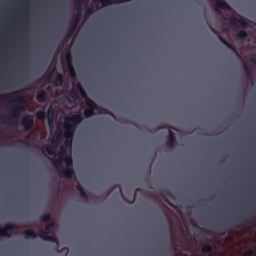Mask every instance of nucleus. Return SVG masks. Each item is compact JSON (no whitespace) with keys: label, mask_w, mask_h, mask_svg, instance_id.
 Segmentation results:
<instances>
[{"label":"nucleus","mask_w":256,"mask_h":256,"mask_svg":"<svg viewBox=\"0 0 256 256\" xmlns=\"http://www.w3.org/2000/svg\"><path fill=\"white\" fill-rule=\"evenodd\" d=\"M76 189L78 191H79L80 192H82V190H84V188H82V186L80 184H78V185L76 186Z\"/></svg>","instance_id":"ea45409f"},{"label":"nucleus","mask_w":256,"mask_h":256,"mask_svg":"<svg viewBox=\"0 0 256 256\" xmlns=\"http://www.w3.org/2000/svg\"><path fill=\"white\" fill-rule=\"evenodd\" d=\"M169 228H170V234L171 240L172 242H173L174 241V234H173V232L172 230V228L170 225V221H169Z\"/></svg>","instance_id":"4c0bfd02"},{"label":"nucleus","mask_w":256,"mask_h":256,"mask_svg":"<svg viewBox=\"0 0 256 256\" xmlns=\"http://www.w3.org/2000/svg\"><path fill=\"white\" fill-rule=\"evenodd\" d=\"M62 136V130L60 129L57 130L54 133V138L51 140L52 144L56 146L60 142Z\"/></svg>","instance_id":"4468645a"},{"label":"nucleus","mask_w":256,"mask_h":256,"mask_svg":"<svg viewBox=\"0 0 256 256\" xmlns=\"http://www.w3.org/2000/svg\"><path fill=\"white\" fill-rule=\"evenodd\" d=\"M54 110L52 108V106H50L48 110V120L49 124H50L52 122L54 115Z\"/></svg>","instance_id":"f3484780"},{"label":"nucleus","mask_w":256,"mask_h":256,"mask_svg":"<svg viewBox=\"0 0 256 256\" xmlns=\"http://www.w3.org/2000/svg\"><path fill=\"white\" fill-rule=\"evenodd\" d=\"M21 124L24 130L28 131L34 126V120L32 118L26 116L22 119Z\"/></svg>","instance_id":"1a4fd4ad"},{"label":"nucleus","mask_w":256,"mask_h":256,"mask_svg":"<svg viewBox=\"0 0 256 256\" xmlns=\"http://www.w3.org/2000/svg\"><path fill=\"white\" fill-rule=\"evenodd\" d=\"M83 120V116L81 112H78L76 114H73L72 116H66L64 118V121L70 123L72 126H74L76 128L77 126L80 124Z\"/></svg>","instance_id":"0eeeda50"},{"label":"nucleus","mask_w":256,"mask_h":256,"mask_svg":"<svg viewBox=\"0 0 256 256\" xmlns=\"http://www.w3.org/2000/svg\"><path fill=\"white\" fill-rule=\"evenodd\" d=\"M250 58L252 62L256 64V53H252L250 55Z\"/></svg>","instance_id":"c9c22d12"},{"label":"nucleus","mask_w":256,"mask_h":256,"mask_svg":"<svg viewBox=\"0 0 256 256\" xmlns=\"http://www.w3.org/2000/svg\"><path fill=\"white\" fill-rule=\"evenodd\" d=\"M140 190H140V189H139V188H137V189L136 190V192H138V191L140 192Z\"/></svg>","instance_id":"09e8293b"},{"label":"nucleus","mask_w":256,"mask_h":256,"mask_svg":"<svg viewBox=\"0 0 256 256\" xmlns=\"http://www.w3.org/2000/svg\"><path fill=\"white\" fill-rule=\"evenodd\" d=\"M52 216L50 214L46 213L41 216L40 217V220L42 222H47L50 220H52Z\"/></svg>","instance_id":"aec40b11"},{"label":"nucleus","mask_w":256,"mask_h":256,"mask_svg":"<svg viewBox=\"0 0 256 256\" xmlns=\"http://www.w3.org/2000/svg\"><path fill=\"white\" fill-rule=\"evenodd\" d=\"M242 256H255V254L252 250H248L243 252Z\"/></svg>","instance_id":"c756f323"},{"label":"nucleus","mask_w":256,"mask_h":256,"mask_svg":"<svg viewBox=\"0 0 256 256\" xmlns=\"http://www.w3.org/2000/svg\"><path fill=\"white\" fill-rule=\"evenodd\" d=\"M239 19H238L236 17H232L230 20V24L234 30H237L238 26L236 23H239L241 26L244 28H248L250 26V23L251 22L243 17L240 15H238Z\"/></svg>","instance_id":"20e7f679"},{"label":"nucleus","mask_w":256,"mask_h":256,"mask_svg":"<svg viewBox=\"0 0 256 256\" xmlns=\"http://www.w3.org/2000/svg\"><path fill=\"white\" fill-rule=\"evenodd\" d=\"M80 195L82 199V200L86 202H88V197L86 194V193L85 191L84 190H82V192H80Z\"/></svg>","instance_id":"cd10ccee"},{"label":"nucleus","mask_w":256,"mask_h":256,"mask_svg":"<svg viewBox=\"0 0 256 256\" xmlns=\"http://www.w3.org/2000/svg\"><path fill=\"white\" fill-rule=\"evenodd\" d=\"M56 250L58 252H60L58 250V249L56 248Z\"/></svg>","instance_id":"3c124183"},{"label":"nucleus","mask_w":256,"mask_h":256,"mask_svg":"<svg viewBox=\"0 0 256 256\" xmlns=\"http://www.w3.org/2000/svg\"><path fill=\"white\" fill-rule=\"evenodd\" d=\"M66 59L68 66H72V56L70 52H68L66 54Z\"/></svg>","instance_id":"c85d7f7f"},{"label":"nucleus","mask_w":256,"mask_h":256,"mask_svg":"<svg viewBox=\"0 0 256 256\" xmlns=\"http://www.w3.org/2000/svg\"><path fill=\"white\" fill-rule=\"evenodd\" d=\"M210 29V30L216 35L218 36H220L218 34V32L213 28H212L211 26H209Z\"/></svg>","instance_id":"58836bf2"},{"label":"nucleus","mask_w":256,"mask_h":256,"mask_svg":"<svg viewBox=\"0 0 256 256\" xmlns=\"http://www.w3.org/2000/svg\"><path fill=\"white\" fill-rule=\"evenodd\" d=\"M46 239H47V240L46 241H48V242H50L55 243L56 244L57 246L58 245V242L56 238L52 236H49V237L46 238Z\"/></svg>","instance_id":"72a5a7b5"},{"label":"nucleus","mask_w":256,"mask_h":256,"mask_svg":"<svg viewBox=\"0 0 256 256\" xmlns=\"http://www.w3.org/2000/svg\"><path fill=\"white\" fill-rule=\"evenodd\" d=\"M68 157L66 156V150L64 147H61L60 149V151L58 154V160H52V162L53 165L56 167L58 170L60 168H62V162L64 161V158Z\"/></svg>","instance_id":"423d86ee"},{"label":"nucleus","mask_w":256,"mask_h":256,"mask_svg":"<svg viewBox=\"0 0 256 256\" xmlns=\"http://www.w3.org/2000/svg\"><path fill=\"white\" fill-rule=\"evenodd\" d=\"M63 84V76L60 74H58L56 76L55 82L54 84L56 86H62Z\"/></svg>","instance_id":"6ab92c4d"},{"label":"nucleus","mask_w":256,"mask_h":256,"mask_svg":"<svg viewBox=\"0 0 256 256\" xmlns=\"http://www.w3.org/2000/svg\"><path fill=\"white\" fill-rule=\"evenodd\" d=\"M201 251L204 254L210 253L212 251V247L208 244L204 243L202 246Z\"/></svg>","instance_id":"a211bd4d"},{"label":"nucleus","mask_w":256,"mask_h":256,"mask_svg":"<svg viewBox=\"0 0 256 256\" xmlns=\"http://www.w3.org/2000/svg\"><path fill=\"white\" fill-rule=\"evenodd\" d=\"M46 92L42 90L37 93L36 98L38 102H44L46 101Z\"/></svg>","instance_id":"2eb2a0df"},{"label":"nucleus","mask_w":256,"mask_h":256,"mask_svg":"<svg viewBox=\"0 0 256 256\" xmlns=\"http://www.w3.org/2000/svg\"><path fill=\"white\" fill-rule=\"evenodd\" d=\"M78 88L82 97L84 98L85 101L86 100V99L89 98H88L86 92L83 89L82 87L81 86L80 84H78Z\"/></svg>","instance_id":"393cba45"},{"label":"nucleus","mask_w":256,"mask_h":256,"mask_svg":"<svg viewBox=\"0 0 256 256\" xmlns=\"http://www.w3.org/2000/svg\"><path fill=\"white\" fill-rule=\"evenodd\" d=\"M20 92H14L11 94L2 96L0 98L4 100L13 99L16 104L13 106L10 110V115L7 116L8 121L12 124H16L20 118L19 113L24 110V100L20 96Z\"/></svg>","instance_id":"f257e3e1"},{"label":"nucleus","mask_w":256,"mask_h":256,"mask_svg":"<svg viewBox=\"0 0 256 256\" xmlns=\"http://www.w3.org/2000/svg\"><path fill=\"white\" fill-rule=\"evenodd\" d=\"M216 7L215 8V10L217 13L220 14H222V12L218 8H220L222 10H230L232 9L230 6L227 4V2L223 0H216Z\"/></svg>","instance_id":"9b49d317"},{"label":"nucleus","mask_w":256,"mask_h":256,"mask_svg":"<svg viewBox=\"0 0 256 256\" xmlns=\"http://www.w3.org/2000/svg\"><path fill=\"white\" fill-rule=\"evenodd\" d=\"M78 12L76 16V17L74 19V24L72 26V29L70 30L71 33H73L80 22V19L82 18V14H81V2L80 0L78 1Z\"/></svg>","instance_id":"f8f14e48"},{"label":"nucleus","mask_w":256,"mask_h":256,"mask_svg":"<svg viewBox=\"0 0 256 256\" xmlns=\"http://www.w3.org/2000/svg\"><path fill=\"white\" fill-rule=\"evenodd\" d=\"M176 144V138L174 134L172 132L169 130L168 136L167 137V140L166 142V146L172 149Z\"/></svg>","instance_id":"ddd939ff"},{"label":"nucleus","mask_w":256,"mask_h":256,"mask_svg":"<svg viewBox=\"0 0 256 256\" xmlns=\"http://www.w3.org/2000/svg\"><path fill=\"white\" fill-rule=\"evenodd\" d=\"M218 39L222 43L224 44L226 47L230 48V44L224 39L221 36H218Z\"/></svg>","instance_id":"473e14b6"},{"label":"nucleus","mask_w":256,"mask_h":256,"mask_svg":"<svg viewBox=\"0 0 256 256\" xmlns=\"http://www.w3.org/2000/svg\"><path fill=\"white\" fill-rule=\"evenodd\" d=\"M0 121L4 122V117L0 118Z\"/></svg>","instance_id":"49530a36"},{"label":"nucleus","mask_w":256,"mask_h":256,"mask_svg":"<svg viewBox=\"0 0 256 256\" xmlns=\"http://www.w3.org/2000/svg\"><path fill=\"white\" fill-rule=\"evenodd\" d=\"M36 116L38 119L44 120L46 117V114L44 111L40 110L36 113Z\"/></svg>","instance_id":"4be33fe9"},{"label":"nucleus","mask_w":256,"mask_h":256,"mask_svg":"<svg viewBox=\"0 0 256 256\" xmlns=\"http://www.w3.org/2000/svg\"><path fill=\"white\" fill-rule=\"evenodd\" d=\"M64 128L65 129L64 136L68 139L70 138V145L71 146L72 143V138L74 136L76 127L74 126H72V124H71L70 123L64 121Z\"/></svg>","instance_id":"6e6552de"},{"label":"nucleus","mask_w":256,"mask_h":256,"mask_svg":"<svg viewBox=\"0 0 256 256\" xmlns=\"http://www.w3.org/2000/svg\"><path fill=\"white\" fill-rule=\"evenodd\" d=\"M228 48L232 50L234 52H235L237 55L238 54L235 48L232 45L230 44V48Z\"/></svg>","instance_id":"a19ab883"},{"label":"nucleus","mask_w":256,"mask_h":256,"mask_svg":"<svg viewBox=\"0 0 256 256\" xmlns=\"http://www.w3.org/2000/svg\"><path fill=\"white\" fill-rule=\"evenodd\" d=\"M16 226L14 224L8 223L4 225V228H0V236L10 238V234L7 233L8 230H12L15 229Z\"/></svg>","instance_id":"9d476101"},{"label":"nucleus","mask_w":256,"mask_h":256,"mask_svg":"<svg viewBox=\"0 0 256 256\" xmlns=\"http://www.w3.org/2000/svg\"><path fill=\"white\" fill-rule=\"evenodd\" d=\"M50 76H48L46 77L43 80H42V84L41 86V88H44L50 82Z\"/></svg>","instance_id":"7c9ffc66"},{"label":"nucleus","mask_w":256,"mask_h":256,"mask_svg":"<svg viewBox=\"0 0 256 256\" xmlns=\"http://www.w3.org/2000/svg\"><path fill=\"white\" fill-rule=\"evenodd\" d=\"M86 104L88 107L86 108L84 112V114L86 118L92 116L94 114L95 110H99L100 108L98 105L90 98L86 100Z\"/></svg>","instance_id":"39448f33"},{"label":"nucleus","mask_w":256,"mask_h":256,"mask_svg":"<svg viewBox=\"0 0 256 256\" xmlns=\"http://www.w3.org/2000/svg\"><path fill=\"white\" fill-rule=\"evenodd\" d=\"M50 229L51 228H50V227H49L48 224L46 226H45L46 230L45 231L49 232V231L50 230Z\"/></svg>","instance_id":"79ce46f5"},{"label":"nucleus","mask_w":256,"mask_h":256,"mask_svg":"<svg viewBox=\"0 0 256 256\" xmlns=\"http://www.w3.org/2000/svg\"><path fill=\"white\" fill-rule=\"evenodd\" d=\"M244 66L248 78L250 79V80H252V76L250 69V68L245 63H244Z\"/></svg>","instance_id":"412c9836"},{"label":"nucleus","mask_w":256,"mask_h":256,"mask_svg":"<svg viewBox=\"0 0 256 256\" xmlns=\"http://www.w3.org/2000/svg\"><path fill=\"white\" fill-rule=\"evenodd\" d=\"M119 190H120V194L122 195V190H121V188L120 187L119 188Z\"/></svg>","instance_id":"de8ad7c7"},{"label":"nucleus","mask_w":256,"mask_h":256,"mask_svg":"<svg viewBox=\"0 0 256 256\" xmlns=\"http://www.w3.org/2000/svg\"><path fill=\"white\" fill-rule=\"evenodd\" d=\"M169 256H172V255H171V254H170Z\"/></svg>","instance_id":"603ef678"},{"label":"nucleus","mask_w":256,"mask_h":256,"mask_svg":"<svg viewBox=\"0 0 256 256\" xmlns=\"http://www.w3.org/2000/svg\"><path fill=\"white\" fill-rule=\"evenodd\" d=\"M250 212H248L244 214L238 216L235 219L232 220H229L228 221V223L226 224H224L221 226L222 230H225L226 228V226L233 228H239V224L242 223V222L246 221V219L249 218L250 215Z\"/></svg>","instance_id":"7ed1b4c3"},{"label":"nucleus","mask_w":256,"mask_h":256,"mask_svg":"<svg viewBox=\"0 0 256 256\" xmlns=\"http://www.w3.org/2000/svg\"><path fill=\"white\" fill-rule=\"evenodd\" d=\"M167 194L169 197H170L171 193L169 191L167 192Z\"/></svg>","instance_id":"c03bdc74"},{"label":"nucleus","mask_w":256,"mask_h":256,"mask_svg":"<svg viewBox=\"0 0 256 256\" xmlns=\"http://www.w3.org/2000/svg\"><path fill=\"white\" fill-rule=\"evenodd\" d=\"M43 148H44L48 154L51 156L56 155L54 150L51 146H44Z\"/></svg>","instance_id":"5701e85b"},{"label":"nucleus","mask_w":256,"mask_h":256,"mask_svg":"<svg viewBox=\"0 0 256 256\" xmlns=\"http://www.w3.org/2000/svg\"><path fill=\"white\" fill-rule=\"evenodd\" d=\"M48 225L51 229H55L58 227V224L56 222H52L48 224Z\"/></svg>","instance_id":"e433bc0d"},{"label":"nucleus","mask_w":256,"mask_h":256,"mask_svg":"<svg viewBox=\"0 0 256 256\" xmlns=\"http://www.w3.org/2000/svg\"><path fill=\"white\" fill-rule=\"evenodd\" d=\"M62 251H64V252H66V254H67V253L68 252V248H62Z\"/></svg>","instance_id":"37998d69"},{"label":"nucleus","mask_w":256,"mask_h":256,"mask_svg":"<svg viewBox=\"0 0 256 256\" xmlns=\"http://www.w3.org/2000/svg\"><path fill=\"white\" fill-rule=\"evenodd\" d=\"M70 95L72 98L76 100H78L79 98L76 90L73 88L70 90Z\"/></svg>","instance_id":"bb28decb"},{"label":"nucleus","mask_w":256,"mask_h":256,"mask_svg":"<svg viewBox=\"0 0 256 256\" xmlns=\"http://www.w3.org/2000/svg\"><path fill=\"white\" fill-rule=\"evenodd\" d=\"M247 32L244 30H240L238 34V37L240 39H244L248 37Z\"/></svg>","instance_id":"a878e982"},{"label":"nucleus","mask_w":256,"mask_h":256,"mask_svg":"<svg viewBox=\"0 0 256 256\" xmlns=\"http://www.w3.org/2000/svg\"><path fill=\"white\" fill-rule=\"evenodd\" d=\"M64 160L66 166H67V168L62 169L61 170H60L59 169L58 170L60 174L62 176H64L68 179H70L72 177L74 173V170L72 168L73 164L72 160L70 156H68L66 157Z\"/></svg>","instance_id":"f03ea898"},{"label":"nucleus","mask_w":256,"mask_h":256,"mask_svg":"<svg viewBox=\"0 0 256 256\" xmlns=\"http://www.w3.org/2000/svg\"><path fill=\"white\" fill-rule=\"evenodd\" d=\"M23 234L24 235V238L26 239H34L37 236L36 234L34 232V231L32 230H24L23 232Z\"/></svg>","instance_id":"dca6fc26"},{"label":"nucleus","mask_w":256,"mask_h":256,"mask_svg":"<svg viewBox=\"0 0 256 256\" xmlns=\"http://www.w3.org/2000/svg\"><path fill=\"white\" fill-rule=\"evenodd\" d=\"M254 211H256V208H254V210H252V212H254Z\"/></svg>","instance_id":"8fccbe9b"},{"label":"nucleus","mask_w":256,"mask_h":256,"mask_svg":"<svg viewBox=\"0 0 256 256\" xmlns=\"http://www.w3.org/2000/svg\"><path fill=\"white\" fill-rule=\"evenodd\" d=\"M49 232H46L44 230H40L38 236L42 238L44 240H46V238L49 237Z\"/></svg>","instance_id":"b1692460"},{"label":"nucleus","mask_w":256,"mask_h":256,"mask_svg":"<svg viewBox=\"0 0 256 256\" xmlns=\"http://www.w3.org/2000/svg\"><path fill=\"white\" fill-rule=\"evenodd\" d=\"M94 12V8L92 6L88 8L85 12L86 16H89Z\"/></svg>","instance_id":"2f4dec72"},{"label":"nucleus","mask_w":256,"mask_h":256,"mask_svg":"<svg viewBox=\"0 0 256 256\" xmlns=\"http://www.w3.org/2000/svg\"><path fill=\"white\" fill-rule=\"evenodd\" d=\"M68 69H69L70 74V76L72 78L75 77L76 76V72H75L74 66H68Z\"/></svg>","instance_id":"f704fd0d"},{"label":"nucleus","mask_w":256,"mask_h":256,"mask_svg":"<svg viewBox=\"0 0 256 256\" xmlns=\"http://www.w3.org/2000/svg\"><path fill=\"white\" fill-rule=\"evenodd\" d=\"M196 227L198 228V230H200V232H202V228H200V227H198V226H196Z\"/></svg>","instance_id":"a18cd8bd"}]
</instances>
